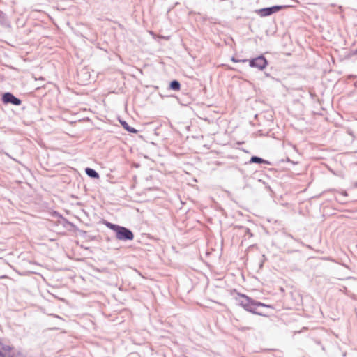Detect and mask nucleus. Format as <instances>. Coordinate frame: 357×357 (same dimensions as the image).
Instances as JSON below:
<instances>
[{"instance_id":"nucleus-11","label":"nucleus","mask_w":357,"mask_h":357,"mask_svg":"<svg viewBox=\"0 0 357 357\" xmlns=\"http://www.w3.org/2000/svg\"><path fill=\"white\" fill-rule=\"evenodd\" d=\"M7 20L5 14L3 12H0V24L6 25Z\"/></svg>"},{"instance_id":"nucleus-7","label":"nucleus","mask_w":357,"mask_h":357,"mask_svg":"<svg viewBox=\"0 0 357 357\" xmlns=\"http://www.w3.org/2000/svg\"><path fill=\"white\" fill-rule=\"evenodd\" d=\"M121 124L122 125L123 128L126 130L128 132L131 133H137V130L135 129L134 128L130 127L128 123L125 121H120Z\"/></svg>"},{"instance_id":"nucleus-12","label":"nucleus","mask_w":357,"mask_h":357,"mask_svg":"<svg viewBox=\"0 0 357 357\" xmlns=\"http://www.w3.org/2000/svg\"><path fill=\"white\" fill-rule=\"evenodd\" d=\"M107 226L111 229L112 230H113L114 232H116V231L117 230V229L116 228V227H119V225H114V224H112V223H110V222H107Z\"/></svg>"},{"instance_id":"nucleus-13","label":"nucleus","mask_w":357,"mask_h":357,"mask_svg":"<svg viewBox=\"0 0 357 357\" xmlns=\"http://www.w3.org/2000/svg\"><path fill=\"white\" fill-rule=\"evenodd\" d=\"M232 61H234V62H238V61H239L238 60H236V59H235V58H234V57L232 58Z\"/></svg>"},{"instance_id":"nucleus-1","label":"nucleus","mask_w":357,"mask_h":357,"mask_svg":"<svg viewBox=\"0 0 357 357\" xmlns=\"http://www.w3.org/2000/svg\"><path fill=\"white\" fill-rule=\"evenodd\" d=\"M239 305L246 311L252 314L263 315L262 313L257 312V307H265L268 308H273L272 305H267L261 302L255 301L254 299L247 296L245 294H238V298H236Z\"/></svg>"},{"instance_id":"nucleus-5","label":"nucleus","mask_w":357,"mask_h":357,"mask_svg":"<svg viewBox=\"0 0 357 357\" xmlns=\"http://www.w3.org/2000/svg\"><path fill=\"white\" fill-rule=\"evenodd\" d=\"M285 7H286V6H274L272 7H268V8L259 9V10H258L257 13L261 17H266V16H269V15H272L273 13L278 12Z\"/></svg>"},{"instance_id":"nucleus-6","label":"nucleus","mask_w":357,"mask_h":357,"mask_svg":"<svg viewBox=\"0 0 357 357\" xmlns=\"http://www.w3.org/2000/svg\"><path fill=\"white\" fill-rule=\"evenodd\" d=\"M15 354L13 347L0 342V357H15Z\"/></svg>"},{"instance_id":"nucleus-9","label":"nucleus","mask_w":357,"mask_h":357,"mask_svg":"<svg viewBox=\"0 0 357 357\" xmlns=\"http://www.w3.org/2000/svg\"><path fill=\"white\" fill-rule=\"evenodd\" d=\"M250 162V163H259V164L268 163L267 161H266L263 158L257 157V156H252V157H251Z\"/></svg>"},{"instance_id":"nucleus-14","label":"nucleus","mask_w":357,"mask_h":357,"mask_svg":"<svg viewBox=\"0 0 357 357\" xmlns=\"http://www.w3.org/2000/svg\"><path fill=\"white\" fill-rule=\"evenodd\" d=\"M242 61H243V62H246V61H247V60H246V59H245V60H243Z\"/></svg>"},{"instance_id":"nucleus-4","label":"nucleus","mask_w":357,"mask_h":357,"mask_svg":"<svg viewBox=\"0 0 357 357\" xmlns=\"http://www.w3.org/2000/svg\"><path fill=\"white\" fill-rule=\"evenodd\" d=\"M2 101L4 104H12L13 105H20L22 101L18 98L15 97L13 93L6 92L2 96Z\"/></svg>"},{"instance_id":"nucleus-3","label":"nucleus","mask_w":357,"mask_h":357,"mask_svg":"<svg viewBox=\"0 0 357 357\" xmlns=\"http://www.w3.org/2000/svg\"><path fill=\"white\" fill-rule=\"evenodd\" d=\"M267 66V61L264 56H259L250 61V66L257 68L259 70H263Z\"/></svg>"},{"instance_id":"nucleus-8","label":"nucleus","mask_w":357,"mask_h":357,"mask_svg":"<svg viewBox=\"0 0 357 357\" xmlns=\"http://www.w3.org/2000/svg\"><path fill=\"white\" fill-rule=\"evenodd\" d=\"M85 172L87 174V176H89L91 178H99L98 173L93 169L86 168L85 169Z\"/></svg>"},{"instance_id":"nucleus-15","label":"nucleus","mask_w":357,"mask_h":357,"mask_svg":"<svg viewBox=\"0 0 357 357\" xmlns=\"http://www.w3.org/2000/svg\"><path fill=\"white\" fill-rule=\"evenodd\" d=\"M355 53L357 54V49L355 50Z\"/></svg>"},{"instance_id":"nucleus-10","label":"nucleus","mask_w":357,"mask_h":357,"mask_svg":"<svg viewBox=\"0 0 357 357\" xmlns=\"http://www.w3.org/2000/svg\"><path fill=\"white\" fill-rule=\"evenodd\" d=\"M169 87L174 91H178L181 88V84L177 80H173L170 82Z\"/></svg>"},{"instance_id":"nucleus-2","label":"nucleus","mask_w":357,"mask_h":357,"mask_svg":"<svg viewBox=\"0 0 357 357\" xmlns=\"http://www.w3.org/2000/svg\"><path fill=\"white\" fill-rule=\"evenodd\" d=\"M117 230L116 231V237L120 241H131L134 238V234L129 229L119 226L116 227Z\"/></svg>"}]
</instances>
